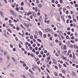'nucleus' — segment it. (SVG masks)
<instances>
[{
	"mask_svg": "<svg viewBox=\"0 0 78 78\" xmlns=\"http://www.w3.org/2000/svg\"><path fill=\"white\" fill-rule=\"evenodd\" d=\"M57 24L58 27H59V28H62V26L61 24L59 23H57Z\"/></svg>",
	"mask_w": 78,
	"mask_h": 78,
	"instance_id": "1",
	"label": "nucleus"
},
{
	"mask_svg": "<svg viewBox=\"0 0 78 78\" xmlns=\"http://www.w3.org/2000/svg\"><path fill=\"white\" fill-rule=\"evenodd\" d=\"M32 14L34 17H36V14L34 12H33Z\"/></svg>",
	"mask_w": 78,
	"mask_h": 78,
	"instance_id": "2",
	"label": "nucleus"
},
{
	"mask_svg": "<svg viewBox=\"0 0 78 78\" xmlns=\"http://www.w3.org/2000/svg\"><path fill=\"white\" fill-rule=\"evenodd\" d=\"M10 13H11L13 15H14V12L12 10H10Z\"/></svg>",
	"mask_w": 78,
	"mask_h": 78,
	"instance_id": "3",
	"label": "nucleus"
},
{
	"mask_svg": "<svg viewBox=\"0 0 78 78\" xmlns=\"http://www.w3.org/2000/svg\"><path fill=\"white\" fill-rule=\"evenodd\" d=\"M72 75L73 76H75L76 75V73L74 72H73L72 73Z\"/></svg>",
	"mask_w": 78,
	"mask_h": 78,
	"instance_id": "4",
	"label": "nucleus"
},
{
	"mask_svg": "<svg viewBox=\"0 0 78 78\" xmlns=\"http://www.w3.org/2000/svg\"><path fill=\"white\" fill-rule=\"evenodd\" d=\"M42 4H38V7L40 8H42Z\"/></svg>",
	"mask_w": 78,
	"mask_h": 78,
	"instance_id": "5",
	"label": "nucleus"
},
{
	"mask_svg": "<svg viewBox=\"0 0 78 78\" xmlns=\"http://www.w3.org/2000/svg\"><path fill=\"white\" fill-rule=\"evenodd\" d=\"M52 61L55 64H56V60L54 59H53Z\"/></svg>",
	"mask_w": 78,
	"mask_h": 78,
	"instance_id": "6",
	"label": "nucleus"
},
{
	"mask_svg": "<svg viewBox=\"0 0 78 78\" xmlns=\"http://www.w3.org/2000/svg\"><path fill=\"white\" fill-rule=\"evenodd\" d=\"M29 75L31 78H34V76H33V75H32V74H29Z\"/></svg>",
	"mask_w": 78,
	"mask_h": 78,
	"instance_id": "7",
	"label": "nucleus"
},
{
	"mask_svg": "<svg viewBox=\"0 0 78 78\" xmlns=\"http://www.w3.org/2000/svg\"><path fill=\"white\" fill-rule=\"evenodd\" d=\"M39 33L40 35V36H42V32H41V31H39Z\"/></svg>",
	"mask_w": 78,
	"mask_h": 78,
	"instance_id": "8",
	"label": "nucleus"
},
{
	"mask_svg": "<svg viewBox=\"0 0 78 78\" xmlns=\"http://www.w3.org/2000/svg\"><path fill=\"white\" fill-rule=\"evenodd\" d=\"M73 59H75V53H73Z\"/></svg>",
	"mask_w": 78,
	"mask_h": 78,
	"instance_id": "9",
	"label": "nucleus"
},
{
	"mask_svg": "<svg viewBox=\"0 0 78 78\" xmlns=\"http://www.w3.org/2000/svg\"><path fill=\"white\" fill-rule=\"evenodd\" d=\"M20 63H21V64H24V63H25V62H24V61H20Z\"/></svg>",
	"mask_w": 78,
	"mask_h": 78,
	"instance_id": "10",
	"label": "nucleus"
},
{
	"mask_svg": "<svg viewBox=\"0 0 78 78\" xmlns=\"http://www.w3.org/2000/svg\"><path fill=\"white\" fill-rule=\"evenodd\" d=\"M50 14L51 15V16H53V15H54V13L52 12H50Z\"/></svg>",
	"mask_w": 78,
	"mask_h": 78,
	"instance_id": "11",
	"label": "nucleus"
},
{
	"mask_svg": "<svg viewBox=\"0 0 78 78\" xmlns=\"http://www.w3.org/2000/svg\"><path fill=\"white\" fill-rule=\"evenodd\" d=\"M32 66L33 67H34V68H35L36 69H37V67L34 65V64L32 65Z\"/></svg>",
	"mask_w": 78,
	"mask_h": 78,
	"instance_id": "12",
	"label": "nucleus"
},
{
	"mask_svg": "<svg viewBox=\"0 0 78 78\" xmlns=\"http://www.w3.org/2000/svg\"><path fill=\"white\" fill-rule=\"evenodd\" d=\"M12 60L14 61V62H17L16 61V60H15V58L13 57L12 58Z\"/></svg>",
	"mask_w": 78,
	"mask_h": 78,
	"instance_id": "13",
	"label": "nucleus"
},
{
	"mask_svg": "<svg viewBox=\"0 0 78 78\" xmlns=\"http://www.w3.org/2000/svg\"><path fill=\"white\" fill-rule=\"evenodd\" d=\"M16 30L19 31V30H20V28H19V27H16Z\"/></svg>",
	"mask_w": 78,
	"mask_h": 78,
	"instance_id": "14",
	"label": "nucleus"
},
{
	"mask_svg": "<svg viewBox=\"0 0 78 78\" xmlns=\"http://www.w3.org/2000/svg\"><path fill=\"white\" fill-rule=\"evenodd\" d=\"M4 53L5 56H6V55H7V52H6V51H4Z\"/></svg>",
	"mask_w": 78,
	"mask_h": 78,
	"instance_id": "15",
	"label": "nucleus"
},
{
	"mask_svg": "<svg viewBox=\"0 0 78 78\" xmlns=\"http://www.w3.org/2000/svg\"><path fill=\"white\" fill-rule=\"evenodd\" d=\"M63 12H65V11H66V9L65 8H64L63 9Z\"/></svg>",
	"mask_w": 78,
	"mask_h": 78,
	"instance_id": "16",
	"label": "nucleus"
},
{
	"mask_svg": "<svg viewBox=\"0 0 78 78\" xmlns=\"http://www.w3.org/2000/svg\"><path fill=\"white\" fill-rule=\"evenodd\" d=\"M9 26H10V27H13L14 26V25L13 24H12L11 23L9 24Z\"/></svg>",
	"mask_w": 78,
	"mask_h": 78,
	"instance_id": "17",
	"label": "nucleus"
},
{
	"mask_svg": "<svg viewBox=\"0 0 78 78\" xmlns=\"http://www.w3.org/2000/svg\"><path fill=\"white\" fill-rule=\"evenodd\" d=\"M37 40L38 42H42L41 40H40L39 39H37Z\"/></svg>",
	"mask_w": 78,
	"mask_h": 78,
	"instance_id": "18",
	"label": "nucleus"
},
{
	"mask_svg": "<svg viewBox=\"0 0 78 78\" xmlns=\"http://www.w3.org/2000/svg\"><path fill=\"white\" fill-rule=\"evenodd\" d=\"M30 39H33V36L32 35L30 36Z\"/></svg>",
	"mask_w": 78,
	"mask_h": 78,
	"instance_id": "19",
	"label": "nucleus"
},
{
	"mask_svg": "<svg viewBox=\"0 0 78 78\" xmlns=\"http://www.w3.org/2000/svg\"><path fill=\"white\" fill-rule=\"evenodd\" d=\"M62 73H64L65 74H66V71L64 70H62Z\"/></svg>",
	"mask_w": 78,
	"mask_h": 78,
	"instance_id": "20",
	"label": "nucleus"
},
{
	"mask_svg": "<svg viewBox=\"0 0 78 78\" xmlns=\"http://www.w3.org/2000/svg\"><path fill=\"white\" fill-rule=\"evenodd\" d=\"M0 13L1 16H2L3 14V12H2L1 11H0Z\"/></svg>",
	"mask_w": 78,
	"mask_h": 78,
	"instance_id": "21",
	"label": "nucleus"
},
{
	"mask_svg": "<svg viewBox=\"0 0 78 78\" xmlns=\"http://www.w3.org/2000/svg\"><path fill=\"white\" fill-rule=\"evenodd\" d=\"M59 34L60 35V36H62V32L60 31L59 32Z\"/></svg>",
	"mask_w": 78,
	"mask_h": 78,
	"instance_id": "22",
	"label": "nucleus"
},
{
	"mask_svg": "<svg viewBox=\"0 0 78 78\" xmlns=\"http://www.w3.org/2000/svg\"><path fill=\"white\" fill-rule=\"evenodd\" d=\"M73 21L74 22H76V20L75 19H73Z\"/></svg>",
	"mask_w": 78,
	"mask_h": 78,
	"instance_id": "23",
	"label": "nucleus"
},
{
	"mask_svg": "<svg viewBox=\"0 0 78 78\" xmlns=\"http://www.w3.org/2000/svg\"><path fill=\"white\" fill-rule=\"evenodd\" d=\"M54 73L55 75V76H57V75H58V74L56 72H55Z\"/></svg>",
	"mask_w": 78,
	"mask_h": 78,
	"instance_id": "24",
	"label": "nucleus"
},
{
	"mask_svg": "<svg viewBox=\"0 0 78 78\" xmlns=\"http://www.w3.org/2000/svg\"><path fill=\"white\" fill-rule=\"evenodd\" d=\"M7 30L8 31H9V32H10V33H12V31H11V30H10V29H8Z\"/></svg>",
	"mask_w": 78,
	"mask_h": 78,
	"instance_id": "25",
	"label": "nucleus"
},
{
	"mask_svg": "<svg viewBox=\"0 0 78 78\" xmlns=\"http://www.w3.org/2000/svg\"><path fill=\"white\" fill-rule=\"evenodd\" d=\"M76 47H77V46H76V44H75V45H74V48H76Z\"/></svg>",
	"mask_w": 78,
	"mask_h": 78,
	"instance_id": "26",
	"label": "nucleus"
},
{
	"mask_svg": "<svg viewBox=\"0 0 78 78\" xmlns=\"http://www.w3.org/2000/svg\"><path fill=\"white\" fill-rule=\"evenodd\" d=\"M2 60H3V58L1 57H0V62H2Z\"/></svg>",
	"mask_w": 78,
	"mask_h": 78,
	"instance_id": "27",
	"label": "nucleus"
},
{
	"mask_svg": "<svg viewBox=\"0 0 78 78\" xmlns=\"http://www.w3.org/2000/svg\"><path fill=\"white\" fill-rule=\"evenodd\" d=\"M19 8L18 7H16V11H19Z\"/></svg>",
	"mask_w": 78,
	"mask_h": 78,
	"instance_id": "28",
	"label": "nucleus"
},
{
	"mask_svg": "<svg viewBox=\"0 0 78 78\" xmlns=\"http://www.w3.org/2000/svg\"><path fill=\"white\" fill-rule=\"evenodd\" d=\"M20 27L22 28H23V25L22 24H20Z\"/></svg>",
	"mask_w": 78,
	"mask_h": 78,
	"instance_id": "29",
	"label": "nucleus"
},
{
	"mask_svg": "<svg viewBox=\"0 0 78 78\" xmlns=\"http://www.w3.org/2000/svg\"><path fill=\"white\" fill-rule=\"evenodd\" d=\"M46 70H47V72L49 73H50V71L48 69H46Z\"/></svg>",
	"mask_w": 78,
	"mask_h": 78,
	"instance_id": "30",
	"label": "nucleus"
},
{
	"mask_svg": "<svg viewBox=\"0 0 78 78\" xmlns=\"http://www.w3.org/2000/svg\"><path fill=\"white\" fill-rule=\"evenodd\" d=\"M58 62H60V63H61V64H62V63H63V62H62V61H58Z\"/></svg>",
	"mask_w": 78,
	"mask_h": 78,
	"instance_id": "31",
	"label": "nucleus"
},
{
	"mask_svg": "<svg viewBox=\"0 0 78 78\" xmlns=\"http://www.w3.org/2000/svg\"><path fill=\"white\" fill-rule=\"evenodd\" d=\"M64 49H66L67 48V46L66 45H64Z\"/></svg>",
	"mask_w": 78,
	"mask_h": 78,
	"instance_id": "32",
	"label": "nucleus"
},
{
	"mask_svg": "<svg viewBox=\"0 0 78 78\" xmlns=\"http://www.w3.org/2000/svg\"><path fill=\"white\" fill-rule=\"evenodd\" d=\"M36 3H37L38 4L39 3V0H36Z\"/></svg>",
	"mask_w": 78,
	"mask_h": 78,
	"instance_id": "33",
	"label": "nucleus"
},
{
	"mask_svg": "<svg viewBox=\"0 0 78 78\" xmlns=\"http://www.w3.org/2000/svg\"><path fill=\"white\" fill-rule=\"evenodd\" d=\"M23 67H26V66H27V65L26 64H23Z\"/></svg>",
	"mask_w": 78,
	"mask_h": 78,
	"instance_id": "34",
	"label": "nucleus"
},
{
	"mask_svg": "<svg viewBox=\"0 0 78 78\" xmlns=\"http://www.w3.org/2000/svg\"><path fill=\"white\" fill-rule=\"evenodd\" d=\"M70 41L72 43H75V41L73 40H71Z\"/></svg>",
	"mask_w": 78,
	"mask_h": 78,
	"instance_id": "35",
	"label": "nucleus"
},
{
	"mask_svg": "<svg viewBox=\"0 0 78 78\" xmlns=\"http://www.w3.org/2000/svg\"><path fill=\"white\" fill-rule=\"evenodd\" d=\"M5 20H8V19L7 17H6L4 19Z\"/></svg>",
	"mask_w": 78,
	"mask_h": 78,
	"instance_id": "36",
	"label": "nucleus"
},
{
	"mask_svg": "<svg viewBox=\"0 0 78 78\" xmlns=\"http://www.w3.org/2000/svg\"><path fill=\"white\" fill-rule=\"evenodd\" d=\"M19 45L20 48H22V46L20 45V44L19 43Z\"/></svg>",
	"mask_w": 78,
	"mask_h": 78,
	"instance_id": "37",
	"label": "nucleus"
},
{
	"mask_svg": "<svg viewBox=\"0 0 78 78\" xmlns=\"http://www.w3.org/2000/svg\"><path fill=\"white\" fill-rule=\"evenodd\" d=\"M24 5V3H23V2H22L21 3V5H22V6H23Z\"/></svg>",
	"mask_w": 78,
	"mask_h": 78,
	"instance_id": "38",
	"label": "nucleus"
},
{
	"mask_svg": "<svg viewBox=\"0 0 78 78\" xmlns=\"http://www.w3.org/2000/svg\"><path fill=\"white\" fill-rule=\"evenodd\" d=\"M7 58L8 60H9V55L7 56Z\"/></svg>",
	"mask_w": 78,
	"mask_h": 78,
	"instance_id": "39",
	"label": "nucleus"
},
{
	"mask_svg": "<svg viewBox=\"0 0 78 78\" xmlns=\"http://www.w3.org/2000/svg\"><path fill=\"white\" fill-rule=\"evenodd\" d=\"M36 44H33V47H36Z\"/></svg>",
	"mask_w": 78,
	"mask_h": 78,
	"instance_id": "40",
	"label": "nucleus"
},
{
	"mask_svg": "<svg viewBox=\"0 0 78 78\" xmlns=\"http://www.w3.org/2000/svg\"><path fill=\"white\" fill-rule=\"evenodd\" d=\"M33 41L34 42H36V40L34 39H33Z\"/></svg>",
	"mask_w": 78,
	"mask_h": 78,
	"instance_id": "41",
	"label": "nucleus"
},
{
	"mask_svg": "<svg viewBox=\"0 0 78 78\" xmlns=\"http://www.w3.org/2000/svg\"><path fill=\"white\" fill-rule=\"evenodd\" d=\"M69 37L68 36H66V39H69Z\"/></svg>",
	"mask_w": 78,
	"mask_h": 78,
	"instance_id": "42",
	"label": "nucleus"
},
{
	"mask_svg": "<svg viewBox=\"0 0 78 78\" xmlns=\"http://www.w3.org/2000/svg\"><path fill=\"white\" fill-rule=\"evenodd\" d=\"M69 56L70 58H72V54H70L69 55Z\"/></svg>",
	"mask_w": 78,
	"mask_h": 78,
	"instance_id": "43",
	"label": "nucleus"
},
{
	"mask_svg": "<svg viewBox=\"0 0 78 78\" xmlns=\"http://www.w3.org/2000/svg\"><path fill=\"white\" fill-rule=\"evenodd\" d=\"M30 18L31 19H33V16L32 15H31L30 16Z\"/></svg>",
	"mask_w": 78,
	"mask_h": 78,
	"instance_id": "44",
	"label": "nucleus"
},
{
	"mask_svg": "<svg viewBox=\"0 0 78 78\" xmlns=\"http://www.w3.org/2000/svg\"><path fill=\"white\" fill-rule=\"evenodd\" d=\"M58 66H59L60 68V69H61V68L62 67V66H61V65H60V64H59Z\"/></svg>",
	"mask_w": 78,
	"mask_h": 78,
	"instance_id": "45",
	"label": "nucleus"
},
{
	"mask_svg": "<svg viewBox=\"0 0 78 78\" xmlns=\"http://www.w3.org/2000/svg\"><path fill=\"white\" fill-rule=\"evenodd\" d=\"M67 30L68 31H70V28H67Z\"/></svg>",
	"mask_w": 78,
	"mask_h": 78,
	"instance_id": "46",
	"label": "nucleus"
},
{
	"mask_svg": "<svg viewBox=\"0 0 78 78\" xmlns=\"http://www.w3.org/2000/svg\"><path fill=\"white\" fill-rule=\"evenodd\" d=\"M55 69H58V67L56 66H55Z\"/></svg>",
	"mask_w": 78,
	"mask_h": 78,
	"instance_id": "47",
	"label": "nucleus"
},
{
	"mask_svg": "<svg viewBox=\"0 0 78 78\" xmlns=\"http://www.w3.org/2000/svg\"><path fill=\"white\" fill-rule=\"evenodd\" d=\"M63 66L64 67H67V66L66 65V64H63Z\"/></svg>",
	"mask_w": 78,
	"mask_h": 78,
	"instance_id": "48",
	"label": "nucleus"
},
{
	"mask_svg": "<svg viewBox=\"0 0 78 78\" xmlns=\"http://www.w3.org/2000/svg\"><path fill=\"white\" fill-rule=\"evenodd\" d=\"M74 41H75L76 42H77V41H78V39H74Z\"/></svg>",
	"mask_w": 78,
	"mask_h": 78,
	"instance_id": "49",
	"label": "nucleus"
},
{
	"mask_svg": "<svg viewBox=\"0 0 78 78\" xmlns=\"http://www.w3.org/2000/svg\"><path fill=\"white\" fill-rule=\"evenodd\" d=\"M71 48H73V45L72 44H71V46H70Z\"/></svg>",
	"mask_w": 78,
	"mask_h": 78,
	"instance_id": "50",
	"label": "nucleus"
},
{
	"mask_svg": "<svg viewBox=\"0 0 78 78\" xmlns=\"http://www.w3.org/2000/svg\"><path fill=\"white\" fill-rule=\"evenodd\" d=\"M75 7H78V4H75Z\"/></svg>",
	"mask_w": 78,
	"mask_h": 78,
	"instance_id": "51",
	"label": "nucleus"
},
{
	"mask_svg": "<svg viewBox=\"0 0 78 78\" xmlns=\"http://www.w3.org/2000/svg\"><path fill=\"white\" fill-rule=\"evenodd\" d=\"M57 52L58 54H60V50H58V51Z\"/></svg>",
	"mask_w": 78,
	"mask_h": 78,
	"instance_id": "52",
	"label": "nucleus"
},
{
	"mask_svg": "<svg viewBox=\"0 0 78 78\" xmlns=\"http://www.w3.org/2000/svg\"><path fill=\"white\" fill-rule=\"evenodd\" d=\"M0 51H1V52H2V53H3V52L4 51H3V49H1L0 50Z\"/></svg>",
	"mask_w": 78,
	"mask_h": 78,
	"instance_id": "53",
	"label": "nucleus"
},
{
	"mask_svg": "<svg viewBox=\"0 0 78 78\" xmlns=\"http://www.w3.org/2000/svg\"><path fill=\"white\" fill-rule=\"evenodd\" d=\"M9 24H10V23H12V22L11 21V20H9Z\"/></svg>",
	"mask_w": 78,
	"mask_h": 78,
	"instance_id": "54",
	"label": "nucleus"
},
{
	"mask_svg": "<svg viewBox=\"0 0 78 78\" xmlns=\"http://www.w3.org/2000/svg\"><path fill=\"white\" fill-rule=\"evenodd\" d=\"M27 20H28V21H29V22H30V19L29 18H27Z\"/></svg>",
	"mask_w": 78,
	"mask_h": 78,
	"instance_id": "55",
	"label": "nucleus"
},
{
	"mask_svg": "<svg viewBox=\"0 0 78 78\" xmlns=\"http://www.w3.org/2000/svg\"><path fill=\"white\" fill-rule=\"evenodd\" d=\"M24 52L25 53V54H27V51H24Z\"/></svg>",
	"mask_w": 78,
	"mask_h": 78,
	"instance_id": "56",
	"label": "nucleus"
},
{
	"mask_svg": "<svg viewBox=\"0 0 78 78\" xmlns=\"http://www.w3.org/2000/svg\"><path fill=\"white\" fill-rule=\"evenodd\" d=\"M30 43L31 44H33V41H30Z\"/></svg>",
	"mask_w": 78,
	"mask_h": 78,
	"instance_id": "57",
	"label": "nucleus"
},
{
	"mask_svg": "<svg viewBox=\"0 0 78 78\" xmlns=\"http://www.w3.org/2000/svg\"><path fill=\"white\" fill-rule=\"evenodd\" d=\"M38 57H39V58H41L42 57V55H39Z\"/></svg>",
	"mask_w": 78,
	"mask_h": 78,
	"instance_id": "58",
	"label": "nucleus"
},
{
	"mask_svg": "<svg viewBox=\"0 0 78 78\" xmlns=\"http://www.w3.org/2000/svg\"><path fill=\"white\" fill-rule=\"evenodd\" d=\"M39 52L38 51H37L36 52V55H38L39 54Z\"/></svg>",
	"mask_w": 78,
	"mask_h": 78,
	"instance_id": "59",
	"label": "nucleus"
},
{
	"mask_svg": "<svg viewBox=\"0 0 78 78\" xmlns=\"http://www.w3.org/2000/svg\"><path fill=\"white\" fill-rule=\"evenodd\" d=\"M13 51H16V48H13L12 50Z\"/></svg>",
	"mask_w": 78,
	"mask_h": 78,
	"instance_id": "60",
	"label": "nucleus"
},
{
	"mask_svg": "<svg viewBox=\"0 0 78 78\" xmlns=\"http://www.w3.org/2000/svg\"><path fill=\"white\" fill-rule=\"evenodd\" d=\"M10 47L11 48H13V45H12V44H11Z\"/></svg>",
	"mask_w": 78,
	"mask_h": 78,
	"instance_id": "61",
	"label": "nucleus"
},
{
	"mask_svg": "<svg viewBox=\"0 0 78 78\" xmlns=\"http://www.w3.org/2000/svg\"><path fill=\"white\" fill-rule=\"evenodd\" d=\"M32 51L33 52H34L35 51V50H34V48H33L32 50Z\"/></svg>",
	"mask_w": 78,
	"mask_h": 78,
	"instance_id": "62",
	"label": "nucleus"
},
{
	"mask_svg": "<svg viewBox=\"0 0 78 78\" xmlns=\"http://www.w3.org/2000/svg\"><path fill=\"white\" fill-rule=\"evenodd\" d=\"M43 58H45V54H44L43 55Z\"/></svg>",
	"mask_w": 78,
	"mask_h": 78,
	"instance_id": "63",
	"label": "nucleus"
},
{
	"mask_svg": "<svg viewBox=\"0 0 78 78\" xmlns=\"http://www.w3.org/2000/svg\"><path fill=\"white\" fill-rule=\"evenodd\" d=\"M60 2L61 3H62V0H60Z\"/></svg>",
	"mask_w": 78,
	"mask_h": 78,
	"instance_id": "64",
	"label": "nucleus"
}]
</instances>
